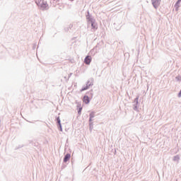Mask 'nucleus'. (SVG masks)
I'll return each mask as SVG.
<instances>
[{
    "instance_id": "nucleus-1",
    "label": "nucleus",
    "mask_w": 181,
    "mask_h": 181,
    "mask_svg": "<svg viewBox=\"0 0 181 181\" xmlns=\"http://www.w3.org/2000/svg\"><path fill=\"white\" fill-rule=\"evenodd\" d=\"M92 58L90 56H87L84 59L85 64H90L91 63Z\"/></svg>"
},
{
    "instance_id": "nucleus-2",
    "label": "nucleus",
    "mask_w": 181,
    "mask_h": 181,
    "mask_svg": "<svg viewBox=\"0 0 181 181\" xmlns=\"http://www.w3.org/2000/svg\"><path fill=\"white\" fill-rule=\"evenodd\" d=\"M83 103H84V104H89L90 103V98L87 95H85L83 98Z\"/></svg>"
},
{
    "instance_id": "nucleus-3",
    "label": "nucleus",
    "mask_w": 181,
    "mask_h": 181,
    "mask_svg": "<svg viewBox=\"0 0 181 181\" xmlns=\"http://www.w3.org/2000/svg\"><path fill=\"white\" fill-rule=\"evenodd\" d=\"M160 3V0H153V5L154 8H158V6H159Z\"/></svg>"
},
{
    "instance_id": "nucleus-4",
    "label": "nucleus",
    "mask_w": 181,
    "mask_h": 181,
    "mask_svg": "<svg viewBox=\"0 0 181 181\" xmlns=\"http://www.w3.org/2000/svg\"><path fill=\"white\" fill-rule=\"evenodd\" d=\"M90 84L88 83L86 86L83 87L81 89V92L86 91V90H88V88H90Z\"/></svg>"
},
{
    "instance_id": "nucleus-5",
    "label": "nucleus",
    "mask_w": 181,
    "mask_h": 181,
    "mask_svg": "<svg viewBox=\"0 0 181 181\" xmlns=\"http://www.w3.org/2000/svg\"><path fill=\"white\" fill-rule=\"evenodd\" d=\"M91 26L92 29L97 30L98 27H97V23H94L93 21H91Z\"/></svg>"
},
{
    "instance_id": "nucleus-6",
    "label": "nucleus",
    "mask_w": 181,
    "mask_h": 181,
    "mask_svg": "<svg viewBox=\"0 0 181 181\" xmlns=\"http://www.w3.org/2000/svg\"><path fill=\"white\" fill-rule=\"evenodd\" d=\"M70 160V154H66L64 158V162H67Z\"/></svg>"
},
{
    "instance_id": "nucleus-7",
    "label": "nucleus",
    "mask_w": 181,
    "mask_h": 181,
    "mask_svg": "<svg viewBox=\"0 0 181 181\" xmlns=\"http://www.w3.org/2000/svg\"><path fill=\"white\" fill-rule=\"evenodd\" d=\"M94 118V112H92L90 114V121H92V119Z\"/></svg>"
},
{
    "instance_id": "nucleus-8",
    "label": "nucleus",
    "mask_w": 181,
    "mask_h": 181,
    "mask_svg": "<svg viewBox=\"0 0 181 181\" xmlns=\"http://www.w3.org/2000/svg\"><path fill=\"white\" fill-rule=\"evenodd\" d=\"M82 110H83V107H79V108H78V114L79 115H81V111H82Z\"/></svg>"
},
{
    "instance_id": "nucleus-9",
    "label": "nucleus",
    "mask_w": 181,
    "mask_h": 181,
    "mask_svg": "<svg viewBox=\"0 0 181 181\" xmlns=\"http://www.w3.org/2000/svg\"><path fill=\"white\" fill-rule=\"evenodd\" d=\"M58 124L60 127V131H62V124H60V119H58Z\"/></svg>"
},
{
    "instance_id": "nucleus-10",
    "label": "nucleus",
    "mask_w": 181,
    "mask_h": 181,
    "mask_svg": "<svg viewBox=\"0 0 181 181\" xmlns=\"http://www.w3.org/2000/svg\"><path fill=\"white\" fill-rule=\"evenodd\" d=\"M178 97H181V90H180V93L178 94Z\"/></svg>"
},
{
    "instance_id": "nucleus-11",
    "label": "nucleus",
    "mask_w": 181,
    "mask_h": 181,
    "mask_svg": "<svg viewBox=\"0 0 181 181\" xmlns=\"http://www.w3.org/2000/svg\"><path fill=\"white\" fill-rule=\"evenodd\" d=\"M181 1V0H178L177 4H179Z\"/></svg>"
}]
</instances>
